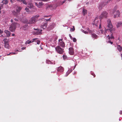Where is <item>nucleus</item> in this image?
<instances>
[{"instance_id":"obj_1","label":"nucleus","mask_w":122,"mask_h":122,"mask_svg":"<svg viewBox=\"0 0 122 122\" xmlns=\"http://www.w3.org/2000/svg\"><path fill=\"white\" fill-rule=\"evenodd\" d=\"M107 29H106L105 28L104 29V34L105 35V36H107V32H110L111 33H112V29L113 27V26L112 23L110 19H108L107 20Z\"/></svg>"},{"instance_id":"obj_2","label":"nucleus","mask_w":122,"mask_h":122,"mask_svg":"<svg viewBox=\"0 0 122 122\" xmlns=\"http://www.w3.org/2000/svg\"><path fill=\"white\" fill-rule=\"evenodd\" d=\"M20 24L17 22H14L9 27L10 30L12 32L15 31L16 27L19 28L20 27Z\"/></svg>"},{"instance_id":"obj_3","label":"nucleus","mask_w":122,"mask_h":122,"mask_svg":"<svg viewBox=\"0 0 122 122\" xmlns=\"http://www.w3.org/2000/svg\"><path fill=\"white\" fill-rule=\"evenodd\" d=\"M39 17V15H36L32 17L29 20V23L32 24L35 23Z\"/></svg>"},{"instance_id":"obj_4","label":"nucleus","mask_w":122,"mask_h":122,"mask_svg":"<svg viewBox=\"0 0 122 122\" xmlns=\"http://www.w3.org/2000/svg\"><path fill=\"white\" fill-rule=\"evenodd\" d=\"M108 13L106 11H103L99 16V18L101 19H102L104 18H106L108 16Z\"/></svg>"},{"instance_id":"obj_5","label":"nucleus","mask_w":122,"mask_h":122,"mask_svg":"<svg viewBox=\"0 0 122 122\" xmlns=\"http://www.w3.org/2000/svg\"><path fill=\"white\" fill-rule=\"evenodd\" d=\"M55 49L57 53L59 54H62L64 52V49L61 48L60 46L56 47Z\"/></svg>"},{"instance_id":"obj_6","label":"nucleus","mask_w":122,"mask_h":122,"mask_svg":"<svg viewBox=\"0 0 122 122\" xmlns=\"http://www.w3.org/2000/svg\"><path fill=\"white\" fill-rule=\"evenodd\" d=\"M117 7H115L114 8V9L113 10V14L114 13L116 12V14H114V18H115L116 17H120V13L119 10H117L116 11V9Z\"/></svg>"},{"instance_id":"obj_7","label":"nucleus","mask_w":122,"mask_h":122,"mask_svg":"<svg viewBox=\"0 0 122 122\" xmlns=\"http://www.w3.org/2000/svg\"><path fill=\"white\" fill-rule=\"evenodd\" d=\"M34 29L35 30L33 32V34H34L39 35L42 34V33L41 32V31H42V30H40L38 29H36L34 28Z\"/></svg>"},{"instance_id":"obj_8","label":"nucleus","mask_w":122,"mask_h":122,"mask_svg":"<svg viewBox=\"0 0 122 122\" xmlns=\"http://www.w3.org/2000/svg\"><path fill=\"white\" fill-rule=\"evenodd\" d=\"M6 39H4L3 41L5 42H4V46L5 47L7 48H9V46L8 42L7 41H6Z\"/></svg>"},{"instance_id":"obj_9","label":"nucleus","mask_w":122,"mask_h":122,"mask_svg":"<svg viewBox=\"0 0 122 122\" xmlns=\"http://www.w3.org/2000/svg\"><path fill=\"white\" fill-rule=\"evenodd\" d=\"M37 39V38H35L33 39L32 41L28 40L26 41L25 43V45H27V44H30L32 42H34L35 41H36Z\"/></svg>"},{"instance_id":"obj_10","label":"nucleus","mask_w":122,"mask_h":122,"mask_svg":"<svg viewBox=\"0 0 122 122\" xmlns=\"http://www.w3.org/2000/svg\"><path fill=\"white\" fill-rule=\"evenodd\" d=\"M69 54L71 55H73L74 53L73 48L72 47H70L69 48Z\"/></svg>"},{"instance_id":"obj_11","label":"nucleus","mask_w":122,"mask_h":122,"mask_svg":"<svg viewBox=\"0 0 122 122\" xmlns=\"http://www.w3.org/2000/svg\"><path fill=\"white\" fill-rule=\"evenodd\" d=\"M35 4L36 5L38 8H41L43 5V4L42 2H39L38 4L37 3H35Z\"/></svg>"},{"instance_id":"obj_12","label":"nucleus","mask_w":122,"mask_h":122,"mask_svg":"<svg viewBox=\"0 0 122 122\" xmlns=\"http://www.w3.org/2000/svg\"><path fill=\"white\" fill-rule=\"evenodd\" d=\"M99 21L98 18L96 17L94 20V23H93V24L96 26H97V24Z\"/></svg>"},{"instance_id":"obj_13","label":"nucleus","mask_w":122,"mask_h":122,"mask_svg":"<svg viewBox=\"0 0 122 122\" xmlns=\"http://www.w3.org/2000/svg\"><path fill=\"white\" fill-rule=\"evenodd\" d=\"M91 36L92 37V38H93L94 39H97L98 37V36L94 33L91 34Z\"/></svg>"},{"instance_id":"obj_14","label":"nucleus","mask_w":122,"mask_h":122,"mask_svg":"<svg viewBox=\"0 0 122 122\" xmlns=\"http://www.w3.org/2000/svg\"><path fill=\"white\" fill-rule=\"evenodd\" d=\"M59 46H61L62 48H64L65 47V44L64 42L63 41L60 42L59 43Z\"/></svg>"},{"instance_id":"obj_15","label":"nucleus","mask_w":122,"mask_h":122,"mask_svg":"<svg viewBox=\"0 0 122 122\" xmlns=\"http://www.w3.org/2000/svg\"><path fill=\"white\" fill-rule=\"evenodd\" d=\"M57 71L60 72H62L64 71V69L62 67L60 66L58 67Z\"/></svg>"},{"instance_id":"obj_16","label":"nucleus","mask_w":122,"mask_h":122,"mask_svg":"<svg viewBox=\"0 0 122 122\" xmlns=\"http://www.w3.org/2000/svg\"><path fill=\"white\" fill-rule=\"evenodd\" d=\"M4 32L6 34L7 37H9L10 36V31L7 30H5Z\"/></svg>"},{"instance_id":"obj_17","label":"nucleus","mask_w":122,"mask_h":122,"mask_svg":"<svg viewBox=\"0 0 122 122\" xmlns=\"http://www.w3.org/2000/svg\"><path fill=\"white\" fill-rule=\"evenodd\" d=\"M117 50L120 52L122 50V48L120 45H117Z\"/></svg>"},{"instance_id":"obj_18","label":"nucleus","mask_w":122,"mask_h":122,"mask_svg":"<svg viewBox=\"0 0 122 122\" xmlns=\"http://www.w3.org/2000/svg\"><path fill=\"white\" fill-rule=\"evenodd\" d=\"M27 25V24H25L21 28L24 30H27L28 29Z\"/></svg>"},{"instance_id":"obj_19","label":"nucleus","mask_w":122,"mask_h":122,"mask_svg":"<svg viewBox=\"0 0 122 122\" xmlns=\"http://www.w3.org/2000/svg\"><path fill=\"white\" fill-rule=\"evenodd\" d=\"M111 34L110 36L109 35H108L107 38L109 40H110V39H114V37L113 36V34L112 33H111Z\"/></svg>"},{"instance_id":"obj_20","label":"nucleus","mask_w":122,"mask_h":122,"mask_svg":"<svg viewBox=\"0 0 122 122\" xmlns=\"http://www.w3.org/2000/svg\"><path fill=\"white\" fill-rule=\"evenodd\" d=\"M47 23H46L43 24L41 26V28H43V29L46 28V27L47 26Z\"/></svg>"},{"instance_id":"obj_21","label":"nucleus","mask_w":122,"mask_h":122,"mask_svg":"<svg viewBox=\"0 0 122 122\" xmlns=\"http://www.w3.org/2000/svg\"><path fill=\"white\" fill-rule=\"evenodd\" d=\"M22 9V8L19 6H17L16 8V11L17 13H18L20 12L21 10Z\"/></svg>"},{"instance_id":"obj_22","label":"nucleus","mask_w":122,"mask_h":122,"mask_svg":"<svg viewBox=\"0 0 122 122\" xmlns=\"http://www.w3.org/2000/svg\"><path fill=\"white\" fill-rule=\"evenodd\" d=\"M122 25V22H118L117 25V28H118L121 26Z\"/></svg>"},{"instance_id":"obj_23","label":"nucleus","mask_w":122,"mask_h":122,"mask_svg":"<svg viewBox=\"0 0 122 122\" xmlns=\"http://www.w3.org/2000/svg\"><path fill=\"white\" fill-rule=\"evenodd\" d=\"M27 6L30 8H31L33 7V5L32 3H30L28 4Z\"/></svg>"},{"instance_id":"obj_24","label":"nucleus","mask_w":122,"mask_h":122,"mask_svg":"<svg viewBox=\"0 0 122 122\" xmlns=\"http://www.w3.org/2000/svg\"><path fill=\"white\" fill-rule=\"evenodd\" d=\"M82 12L83 15H85L86 14H87V11L86 10L83 9V10Z\"/></svg>"},{"instance_id":"obj_25","label":"nucleus","mask_w":122,"mask_h":122,"mask_svg":"<svg viewBox=\"0 0 122 122\" xmlns=\"http://www.w3.org/2000/svg\"><path fill=\"white\" fill-rule=\"evenodd\" d=\"M8 1L7 0H3L2 1V3L3 4H6L8 3Z\"/></svg>"},{"instance_id":"obj_26","label":"nucleus","mask_w":122,"mask_h":122,"mask_svg":"<svg viewBox=\"0 0 122 122\" xmlns=\"http://www.w3.org/2000/svg\"><path fill=\"white\" fill-rule=\"evenodd\" d=\"M94 32V30H89V31H88V33L90 34H93Z\"/></svg>"},{"instance_id":"obj_27","label":"nucleus","mask_w":122,"mask_h":122,"mask_svg":"<svg viewBox=\"0 0 122 122\" xmlns=\"http://www.w3.org/2000/svg\"><path fill=\"white\" fill-rule=\"evenodd\" d=\"M46 63H47L48 64H52L51 62V61H50L49 60H47L46 61Z\"/></svg>"},{"instance_id":"obj_28","label":"nucleus","mask_w":122,"mask_h":122,"mask_svg":"<svg viewBox=\"0 0 122 122\" xmlns=\"http://www.w3.org/2000/svg\"><path fill=\"white\" fill-rule=\"evenodd\" d=\"M73 28H71V30L72 31H73L75 30V28L74 27V26H72Z\"/></svg>"},{"instance_id":"obj_29","label":"nucleus","mask_w":122,"mask_h":122,"mask_svg":"<svg viewBox=\"0 0 122 122\" xmlns=\"http://www.w3.org/2000/svg\"><path fill=\"white\" fill-rule=\"evenodd\" d=\"M22 2L24 4L26 5H27V3L26 2L25 0H22Z\"/></svg>"},{"instance_id":"obj_30","label":"nucleus","mask_w":122,"mask_h":122,"mask_svg":"<svg viewBox=\"0 0 122 122\" xmlns=\"http://www.w3.org/2000/svg\"><path fill=\"white\" fill-rule=\"evenodd\" d=\"M82 31L84 33L86 34H87L88 33V32L87 31H86L84 30H82Z\"/></svg>"},{"instance_id":"obj_31","label":"nucleus","mask_w":122,"mask_h":122,"mask_svg":"<svg viewBox=\"0 0 122 122\" xmlns=\"http://www.w3.org/2000/svg\"><path fill=\"white\" fill-rule=\"evenodd\" d=\"M100 32L101 33L104 34V31L103 30H100Z\"/></svg>"},{"instance_id":"obj_32","label":"nucleus","mask_w":122,"mask_h":122,"mask_svg":"<svg viewBox=\"0 0 122 122\" xmlns=\"http://www.w3.org/2000/svg\"><path fill=\"white\" fill-rule=\"evenodd\" d=\"M73 41L74 42H76V40L75 38H72Z\"/></svg>"},{"instance_id":"obj_33","label":"nucleus","mask_w":122,"mask_h":122,"mask_svg":"<svg viewBox=\"0 0 122 122\" xmlns=\"http://www.w3.org/2000/svg\"><path fill=\"white\" fill-rule=\"evenodd\" d=\"M107 43H110L111 44H112L113 43V42L111 41L110 40L108 41H107Z\"/></svg>"},{"instance_id":"obj_34","label":"nucleus","mask_w":122,"mask_h":122,"mask_svg":"<svg viewBox=\"0 0 122 122\" xmlns=\"http://www.w3.org/2000/svg\"><path fill=\"white\" fill-rule=\"evenodd\" d=\"M25 10L27 12H29V9L27 8H26L25 9Z\"/></svg>"},{"instance_id":"obj_35","label":"nucleus","mask_w":122,"mask_h":122,"mask_svg":"<svg viewBox=\"0 0 122 122\" xmlns=\"http://www.w3.org/2000/svg\"><path fill=\"white\" fill-rule=\"evenodd\" d=\"M36 0L38 1H48L49 0Z\"/></svg>"},{"instance_id":"obj_36","label":"nucleus","mask_w":122,"mask_h":122,"mask_svg":"<svg viewBox=\"0 0 122 122\" xmlns=\"http://www.w3.org/2000/svg\"><path fill=\"white\" fill-rule=\"evenodd\" d=\"M63 59H66V58L67 56H66L65 55H63Z\"/></svg>"},{"instance_id":"obj_37","label":"nucleus","mask_w":122,"mask_h":122,"mask_svg":"<svg viewBox=\"0 0 122 122\" xmlns=\"http://www.w3.org/2000/svg\"><path fill=\"white\" fill-rule=\"evenodd\" d=\"M37 44H40V41L39 40H37Z\"/></svg>"},{"instance_id":"obj_38","label":"nucleus","mask_w":122,"mask_h":122,"mask_svg":"<svg viewBox=\"0 0 122 122\" xmlns=\"http://www.w3.org/2000/svg\"><path fill=\"white\" fill-rule=\"evenodd\" d=\"M91 74L94 76V77L95 76V75L94 73L92 72L91 73Z\"/></svg>"},{"instance_id":"obj_39","label":"nucleus","mask_w":122,"mask_h":122,"mask_svg":"<svg viewBox=\"0 0 122 122\" xmlns=\"http://www.w3.org/2000/svg\"><path fill=\"white\" fill-rule=\"evenodd\" d=\"M3 31L1 29H0V34H2L3 33Z\"/></svg>"},{"instance_id":"obj_40","label":"nucleus","mask_w":122,"mask_h":122,"mask_svg":"<svg viewBox=\"0 0 122 122\" xmlns=\"http://www.w3.org/2000/svg\"><path fill=\"white\" fill-rule=\"evenodd\" d=\"M69 36L70 38L71 39H72V36H71V35L70 34H69Z\"/></svg>"},{"instance_id":"obj_41","label":"nucleus","mask_w":122,"mask_h":122,"mask_svg":"<svg viewBox=\"0 0 122 122\" xmlns=\"http://www.w3.org/2000/svg\"><path fill=\"white\" fill-rule=\"evenodd\" d=\"M26 48V47H23L21 48V49L22 50H23L25 49Z\"/></svg>"},{"instance_id":"obj_42","label":"nucleus","mask_w":122,"mask_h":122,"mask_svg":"<svg viewBox=\"0 0 122 122\" xmlns=\"http://www.w3.org/2000/svg\"><path fill=\"white\" fill-rule=\"evenodd\" d=\"M62 39H59V40L58 41L59 42H61L60 41H62Z\"/></svg>"},{"instance_id":"obj_43","label":"nucleus","mask_w":122,"mask_h":122,"mask_svg":"<svg viewBox=\"0 0 122 122\" xmlns=\"http://www.w3.org/2000/svg\"><path fill=\"white\" fill-rule=\"evenodd\" d=\"M119 113L120 114H122V111H120L119 112Z\"/></svg>"},{"instance_id":"obj_44","label":"nucleus","mask_w":122,"mask_h":122,"mask_svg":"<svg viewBox=\"0 0 122 122\" xmlns=\"http://www.w3.org/2000/svg\"><path fill=\"white\" fill-rule=\"evenodd\" d=\"M51 20V18H49V19H47L46 20V21H49L50 20Z\"/></svg>"},{"instance_id":"obj_45","label":"nucleus","mask_w":122,"mask_h":122,"mask_svg":"<svg viewBox=\"0 0 122 122\" xmlns=\"http://www.w3.org/2000/svg\"><path fill=\"white\" fill-rule=\"evenodd\" d=\"M101 24H100L99 25V29H101Z\"/></svg>"},{"instance_id":"obj_46","label":"nucleus","mask_w":122,"mask_h":122,"mask_svg":"<svg viewBox=\"0 0 122 122\" xmlns=\"http://www.w3.org/2000/svg\"><path fill=\"white\" fill-rule=\"evenodd\" d=\"M14 19L16 21H18V20L17 19Z\"/></svg>"},{"instance_id":"obj_47","label":"nucleus","mask_w":122,"mask_h":122,"mask_svg":"<svg viewBox=\"0 0 122 122\" xmlns=\"http://www.w3.org/2000/svg\"><path fill=\"white\" fill-rule=\"evenodd\" d=\"M11 53H10L9 54H7V56H9V55H10V54H11Z\"/></svg>"},{"instance_id":"obj_48","label":"nucleus","mask_w":122,"mask_h":122,"mask_svg":"<svg viewBox=\"0 0 122 122\" xmlns=\"http://www.w3.org/2000/svg\"><path fill=\"white\" fill-rule=\"evenodd\" d=\"M17 1L20 2L22 1V0H16Z\"/></svg>"},{"instance_id":"obj_49","label":"nucleus","mask_w":122,"mask_h":122,"mask_svg":"<svg viewBox=\"0 0 122 122\" xmlns=\"http://www.w3.org/2000/svg\"><path fill=\"white\" fill-rule=\"evenodd\" d=\"M87 31H88V32L89 31V30H90L88 28H87Z\"/></svg>"},{"instance_id":"obj_50","label":"nucleus","mask_w":122,"mask_h":122,"mask_svg":"<svg viewBox=\"0 0 122 122\" xmlns=\"http://www.w3.org/2000/svg\"><path fill=\"white\" fill-rule=\"evenodd\" d=\"M13 21H13V19H11V22H13Z\"/></svg>"},{"instance_id":"obj_51","label":"nucleus","mask_w":122,"mask_h":122,"mask_svg":"<svg viewBox=\"0 0 122 122\" xmlns=\"http://www.w3.org/2000/svg\"><path fill=\"white\" fill-rule=\"evenodd\" d=\"M52 6L51 5H49V7H52Z\"/></svg>"},{"instance_id":"obj_52","label":"nucleus","mask_w":122,"mask_h":122,"mask_svg":"<svg viewBox=\"0 0 122 122\" xmlns=\"http://www.w3.org/2000/svg\"><path fill=\"white\" fill-rule=\"evenodd\" d=\"M1 9V6H0V13L1 12V11H0V10Z\"/></svg>"},{"instance_id":"obj_53","label":"nucleus","mask_w":122,"mask_h":122,"mask_svg":"<svg viewBox=\"0 0 122 122\" xmlns=\"http://www.w3.org/2000/svg\"><path fill=\"white\" fill-rule=\"evenodd\" d=\"M11 54H16V53H11Z\"/></svg>"},{"instance_id":"obj_54","label":"nucleus","mask_w":122,"mask_h":122,"mask_svg":"<svg viewBox=\"0 0 122 122\" xmlns=\"http://www.w3.org/2000/svg\"><path fill=\"white\" fill-rule=\"evenodd\" d=\"M10 2L11 3H13V0H10Z\"/></svg>"},{"instance_id":"obj_55","label":"nucleus","mask_w":122,"mask_h":122,"mask_svg":"<svg viewBox=\"0 0 122 122\" xmlns=\"http://www.w3.org/2000/svg\"><path fill=\"white\" fill-rule=\"evenodd\" d=\"M15 35V34H12V36H14Z\"/></svg>"},{"instance_id":"obj_56","label":"nucleus","mask_w":122,"mask_h":122,"mask_svg":"<svg viewBox=\"0 0 122 122\" xmlns=\"http://www.w3.org/2000/svg\"><path fill=\"white\" fill-rule=\"evenodd\" d=\"M48 16H44V17H48Z\"/></svg>"},{"instance_id":"obj_57","label":"nucleus","mask_w":122,"mask_h":122,"mask_svg":"<svg viewBox=\"0 0 122 122\" xmlns=\"http://www.w3.org/2000/svg\"><path fill=\"white\" fill-rule=\"evenodd\" d=\"M121 57H122V54H121Z\"/></svg>"},{"instance_id":"obj_58","label":"nucleus","mask_w":122,"mask_h":122,"mask_svg":"<svg viewBox=\"0 0 122 122\" xmlns=\"http://www.w3.org/2000/svg\"><path fill=\"white\" fill-rule=\"evenodd\" d=\"M16 51H18V50H16Z\"/></svg>"},{"instance_id":"obj_59","label":"nucleus","mask_w":122,"mask_h":122,"mask_svg":"<svg viewBox=\"0 0 122 122\" xmlns=\"http://www.w3.org/2000/svg\"><path fill=\"white\" fill-rule=\"evenodd\" d=\"M68 75H66V76H68Z\"/></svg>"}]
</instances>
